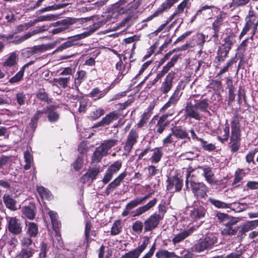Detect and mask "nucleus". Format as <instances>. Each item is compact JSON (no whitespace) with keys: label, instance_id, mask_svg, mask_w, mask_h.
Here are the masks:
<instances>
[{"label":"nucleus","instance_id":"obj_1","mask_svg":"<svg viewBox=\"0 0 258 258\" xmlns=\"http://www.w3.org/2000/svg\"><path fill=\"white\" fill-rule=\"evenodd\" d=\"M194 102V104H193L191 102L187 104L185 112L186 116L199 120L201 119L202 115L198 110L202 112L207 111L209 103L208 100L206 99H202L198 102H196L195 100Z\"/></svg>","mask_w":258,"mask_h":258},{"label":"nucleus","instance_id":"obj_2","mask_svg":"<svg viewBox=\"0 0 258 258\" xmlns=\"http://www.w3.org/2000/svg\"><path fill=\"white\" fill-rule=\"evenodd\" d=\"M190 173L187 171L186 174L185 186L186 188H188V183H190L191 190L194 195L197 198H203L207 196L208 187L202 182H195L190 177Z\"/></svg>","mask_w":258,"mask_h":258},{"label":"nucleus","instance_id":"obj_3","mask_svg":"<svg viewBox=\"0 0 258 258\" xmlns=\"http://www.w3.org/2000/svg\"><path fill=\"white\" fill-rule=\"evenodd\" d=\"M117 142V141L114 139L105 141L96 149L92 157L93 161L94 162H99L104 156L108 154V151L116 144Z\"/></svg>","mask_w":258,"mask_h":258},{"label":"nucleus","instance_id":"obj_4","mask_svg":"<svg viewBox=\"0 0 258 258\" xmlns=\"http://www.w3.org/2000/svg\"><path fill=\"white\" fill-rule=\"evenodd\" d=\"M217 242V237L215 234L209 233L206 234L203 239H201L194 246L196 251L201 252L208 248H211Z\"/></svg>","mask_w":258,"mask_h":258},{"label":"nucleus","instance_id":"obj_5","mask_svg":"<svg viewBox=\"0 0 258 258\" xmlns=\"http://www.w3.org/2000/svg\"><path fill=\"white\" fill-rule=\"evenodd\" d=\"M130 0H120L114 5V11L119 15L124 14L127 11H133L136 10L141 4V0H134L127 6V9L123 6L128 2Z\"/></svg>","mask_w":258,"mask_h":258},{"label":"nucleus","instance_id":"obj_6","mask_svg":"<svg viewBox=\"0 0 258 258\" xmlns=\"http://www.w3.org/2000/svg\"><path fill=\"white\" fill-rule=\"evenodd\" d=\"M149 243V239L148 237H145L140 244L137 248L125 252L122 255L120 258H139L141 253L146 248Z\"/></svg>","mask_w":258,"mask_h":258},{"label":"nucleus","instance_id":"obj_7","mask_svg":"<svg viewBox=\"0 0 258 258\" xmlns=\"http://www.w3.org/2000/svg\"><path fill=\"white\" fill-rule=\"evenodd\" d=\"M163 219L160 214H154L151 215L144 222L145 231H150L155 228Z\"/></svg>","mask_w":258,"mask_h":258},{"label":"nucleus","instance_id":"obj_8","mask_svg":"<svg viewBox=\"0 0 258 258\" xmlns=\"http://www.w3.org/2000/svg\"><path fill=\"white\" fill-rule=\"evenodd\" d=\"M9 231L15 235H18L22 231L21 223L16 217H7Z\"/></svg>","mask_w":258,"mask_h":258},{"label":"nucleus","instance_id":"obj_9","mask_svg":"<svg viewBox=\"0 0 258 258\" xmlns=\"http://www.w3.org/2000/svg\"><path fill=\"white\" fill-rule=\"evenodd\" d=\"M175 72H170L162 82L159 91L162 94H166L171 89L173 86V80L175 77Z\"/></svg>","mask_w":258,"mask_h":258},{"label":"nucleus","instance_id":"obj_10","mask_svg":"<svg viewBox=\"0 0 258 258\" xmlns=\"http://www.w3.org/2000/svg\"><path fill=\"white\" fill-rule=\"evenodd\" d=\"M139 135L138 132L134 130H131L127 137L124 150L126 152L125 154L129 153L134 145L137 143Z\"/></svg>","mask_w":258,"mask_h":258},{"label":"nucleus","instance_id":"obj_11","mask_svg":"<svg viewBox=\"0 0 258 258\" xmlns=\"http://www.w3.org/2000/svg\"><path fill=\"white\" fill-rule=\"evenodd\" d=\"M126 175L127 174L126 172H123L120 173L107 186L104 192L105 194L107 196L109 195L110 192H112L117 186L120 185L121 182L126 177Z\"/></svg>","mask_w":258,"mask_h":258},{"label":"nucleus","instance_id":"obj_12","mask_svg":"<svg viewBox=\"0 0 258 258\" xmlns=\"http://www.w3.org/2000/svg\"><path fill=\"white\" fill-rule=\"evenodd\" d=\"M191 1V0H183L180 4H179L174 12L169 17V21H171L173 19H176V20L178 19L181 14L183 13L184 9L189 8Z\"/></svg>","mask_w":258,"mask_h":258},{"label":"nucleus","instance_id":"obj_13","mask_svg":"<svg viewBox=\"0 0 258 258\" xmlns=\"http://www.w3.org/2000/svg\"><path fill=\"white\" fill-rule=\"evenodd\" d=\"M246 23L252 27V34H254L258 25V13L254 11L250 10L246 18Z\"/></svg>","mask_w":258,"mask_h":258},{"label":"nucleus","instance_id":"obj_14","mask_svg":"<svg viewBox=\"0 0 258 258\" xmlns=\"http://www.w3.org/2000/svg\"><path fill=\"white\" fill-rule=\"evenodd\" d=\"M202 171V174L205 177L206 180L210 184L215 182L214 174L212 168L207 166H202L199 168Z\"/></svg>","mask_w":258,"mask_h":258},{"label":"nucleus","instance_id":"obj_15","mask_svg":"<svg viewBox=\"0 0 258 258\" xmlns=\"http://www.w3.org/2000/svg\"><path fill=\"white\" fill-rule=\"evenodd\" d=\"M118 118L117 114L114 112H111L107 114L103 117L101 120L97 122L94 127L104 126L109 125L111 122L117 120Z\"/></svg>","mask_w":258,"mask_h":258},{"label":"nucleus","instance_id":"obj_16","mask_svg":"<svg viewBox=\"0 0 258 258\" xmlns=\"http://www.w3.org/2000/svg\"><path fill=\"white\" fill-rule=\"evenodd\" d=\"M157 202V200L156 198H154L147 204H146L145 205L137 208L133 216L134 217H137L145 213L147 211H149L150 209L153 208L156 205Z\"/></svg>","mask_w":258,"mask_h":258},{"label":"nucleus","instance_id":"obj_17","mask_svg":"<svg viewBox=\"0 0 258 258\" xmlns=\"http://www.w3.org/2000/svg\"><path fill=\"white\" fill-rule=\"evenodd\" d=\"M240 137V131L239 122L236 120H232L231 122V137L232 141H239Z\"/></svg>","mask_w":258,"mask_h":258},{"label":"nucleus","instance_id":"obj_18","mask_svg":"<svg viewBox=\"0 0 258 258\" xmlns=\"http://www.w3.org/2000/svg\"><path fill=\"white\" fill-rule=\"evenodd\" d=\"M99 28L98 24H94L86 29V30L80 34L76 35L74 37L76 40H80L89 36L95 32Z\"/></svg>","mask_w":258,"mask_h":258},{"label":"nucleus","instance_id":"obj_19","mask_svg":"<svg viewBox=\"0 0 258 258\" xmlns=\"http://www.w3.org/2000/svg\"><path fill=\"white\" fill-rule=\"evenodd\" d=\"M224 228L222 231V234L225 235H233L237 232V229L235 226V222L228 221L224 223Z\"/></svg>","mask_w":258,"mask_h":258},{"label":"nucleus","instance_id":"obj_20","mask_svg":"<svg viewBox=\"0 0 258 258\" xmlns=\"http://www.w3.org/2000/svg\"><path fill=\"white\" fill-rule=\"evenodd\" d=\"M26 233L30 237H35L38 233L37 225L34 223L28 222L26 223Z\"/></svg>","mask_w":258,"mask_h":258},{"label":"nucleus","instance_id":"obj_21","mask_svg":"<svg viewBox=\"0 0 258 258\" xmlns=\"http://www.w3.org/2000/svg\"><path fill=\"white\" fill-rule=\"evenodd\" d=\"M3 200L6 207L13 211L18 209L17 207V202L11 195H4Z\"/></svg>","mask_w":258,"mask_h":258},{"label":"nucleus","instance_id":"obj_22","mask_svg":"<svg viewBox=\"0 0 258 258\" xmlns=\"http://www.w3.org/2000/svg\"><path fill=\"white\" fill-rule=\"evenodd\" d=\"M206 211L203 208H194L190 211V217L194 221H198L203 218Z\"/></svg>","mask_w":258,"mask_h":258},{"label":"nucleus","instance_id":"obj_23","mask_svg":"<svg viewBox=\"0 0 258 258\" xmlns=\"http://www.w3.org/2000/svg\"><path fill=\"white\" fill-rule=\"evenodd\" d=\"M192 232L191 230L188 229L183 230L175 235L173 238L172 241L174 244L179 243L188 237Z\"/></svg>","mask_w":258,"mask_h":258},{"label":"nucleus","instance_id":"obj_24","mask_svg":"<svg viewBox=\"0 0 258 258\" xmlns=\"http://www.w3.org/2000/svg\"><path fill=\"white\" fill-rule=\"evenodd\" d=\"M141 204V201L138 198L130 201L126 205L125 208L122 213V215L124 217L128 215L131 212L132 209Z\"/></svg>","mask_w":258,"mask_h":258},{"label":"nucleus","instance_id":"obj_25","mask_svg":"<svg viewBox=\"0 0 258 258\" xmlns=\"http://www.w3.org/2000/svg\"><path fill=\"white\" fill-rule=\"evenodd\" d=\"M35 207L33 205H29V206H25L22 208V212L26 218L30 220L33 219L35 216V213L34 212Z\"/></svg>","mask_w":258,"mask_h":258},{"label":"nucleus","instance_id":"obj_26","mask_svg":"<svg viewBox=\"0 0 258 258\" xmlns=\"http://www.w3.org/2000/svg\"><path fill=\"white\" fill-rule=\"evenodd\" d=\"M152 152L150 160L152 163H157L160 161L163 156L162 149L161 148H156L153 150Z\"/></svg>","mask_w":258,"mask_h":258},{"label":"nucleus","instance_id":"obj_27","mask_svg":"<svg viewBox=\"0 0 258 258\" xmlns=\"http://www.w3.org/2000/svg\"><path fill=\"white\" fill-rule=\"evenodd\" d=\"M43 113H47L48 120L51 122H54L56 121L59 117V114L54 110H52L50 107H47L46 109H43L42 111H44Z\"/></svg>","mask_w":258,"mask_h":258},{"label":"nucleus","instance_id":"obj_28","mask_svg":"<svg viewBox=\"0 0 258 258\" xmlns=\"http://www.w3.org/2000/svg\"><path fill=\"white\" fill-rule=\"evenodd\" d=\"M86 78V72L83 70H79L77 72L76 77L74 79V85L76 88H78L81 84Z\"/></svg>","mask_w":258,"mask_h":258},{"label":"nucleus","instance_id":"obj_29","mask_svg":"<svg viewBox=\"0 0 258 258\" xmlns=\"http://www.w3.org/2000/svg\"><path fill=\"white\" fill-rule=\"evenodd\" d=\"M46 29H47L45 28V26H42L37 29H36L35 30H34L32 31L29 32L27 33V34H25L23 36L20 37V38H19V42H22L27 40V39L29 38L33 35L36 34L41 33V32L45 31Z\"/></svg>","mask_w":258,"mask_h":258},{"label":"nucleus","instance_id":"obj_30","mask_svg":"<svg viewBox=\"0 0 258 258\" xmlns=\"http://www.w3.org/2000/svg\"><path fill=\"white\" fill-rule=\"evenodd\" d=\"M44 111H37L33 115L29 123L28 128L30 130L34 131L37 125V120L40 117Z\"/></svg>","mask_w":258,"mask_h":258},{"label":"nucleus","instance_id":"obj_31","mask_svg":"<svg viewBox=\"0 0 258 258\" xmlns=\"http://www.w3.org/2000/svg\"><path fill=\"white\" fill-rule=\"evenodd\" d=\"M157 258H178L175 252H170L167 250L161 249L158 250L155 254Z\"/></svg>","mask_w":258,"mask_h":258},{"label":"nucleus","instance_id":"obj_32","mask_svg":"<svg viewBox=\"0 0 258 258\" xmlns=\"http://www.w3.org/2000/svg\"><path fill=\"white\" fill-rule=\"evenodd\" d=\"M172 132L175 137L181 139H186L187 141L190 140V138L188 136V133L185 130L179 128H176L172 130Z\"/></svg>","mask_w":258,"mask_h":258},{"label":"nucleus","instance_id":"obj_33","mask_svg":"<svg viewBox=\"0 0 258 258\" xmlns=\"http://www.w3.org/2000/svg\"><path fill=\"white\" fill-rule=\"evenodd\" d=\"M17 59L16 53L12 52L9 54L3 62V66L5 67H12L16 63Z\"/></svg>","mask_w":258,"mask_h":258},{"label":"nucleus","instance_id":"obj_34","mask_svg":"<svg viewBox=\"0 0 258 258\" xmlns=\"http://www.w3.org/2000/svg\"><path fill=\"white\" fill-rule=\"evenodd\" d=\"M106 94L104 90H101L98 88H95L90 92L88 96L94 100L99 99Z\"/></svg>","mask_w":258,"mask_h":258},{"label":"nucleus","instance_id":"obj_35","mask_svg":"<svg viewBox=\"0 0 258 258\" xmlns=\"http://www.w3.org/2000/svg\"><path fill=\"white\" fill-rule=\"evenodd\" d=\"M37 190L42 199L48 200H50L52 199V195L50 192L43 186H37Z\"/></svg>","mask_w":258,"mask_h":258},{"label":"nucleus","instance_id":"obj_36","mask_svg":"<svg viewBox=\"0 0 258 258\" xmlns=\"http://www.w3.org/2000/svg\"><path fill=\"white\" fill-rule=\"evenodd\" d=\"M166 116H162L160 117L158 120L156 125L157 132L158 133L161 134L164 130L165 127L167 125L168 122L166 120Z\"/></svg>","mask_w":258,"mask_h":258},{"label":"nucleus","instance_id":"obj_37","mask_svg":"<svg viewBox=\"0 0 258 258\" xmlns=\"http://www.w3.org/2000/svg\"><path fill=\"white\" fill-rule=\"evenodd\" d=\"M70 80V77H60L59 78L54 79L52 82L54 83V84L58 85L63 88H65L68 86V85Z\"/></svg>","mask_w":258,"mask_h":258},{"label":"nucleus","instance_id":"obj_38","mask_svg":"<svg viewBox=\"0 0 258 258\" xmlns=\"http://www.w3.org/2000/svg\"><path fill=\"white\" fill-rule=\"evenodd\" d=\"M24 159L26 164L24 166V168L27 170L30 168L33 162V156L28 149L24 152Z\"/></svg>","mask_w":258,"mask_h":258},{"label":"nucleus","instance_id":"obj_39","mask_svg":"<svg viewBox=\"0 0 258 258\" xmlns=\"http://www.w3.org/2000/svg\"><path fill=\"white\" fill-rule=\"evenodd\" d=\"M208 201L217 208L226 209L229 208L228 204L211 198L209 199Z\"/></svg>","mask_w":258,"mask_h":258},{"label":"nucleus","instance_id":"obj_40","mask_svg":"<svg viewBox=\"0 0 258 258\" xmlns=\"http://www.w3.org/2000/svg\"><path fill=\"white\" fill-rule=\"evenodd\" d=\"M178 1V0H167L160 6L158 10H160V13L162 14L164 11L170 9L175 3H177Z\"/></svg>","mask_w":258,"mask_h":258},{"label":"nucleus","instance_id":"obj_41","mask_svg":"<svg viewBox=\"0 0 258 258\" xmlns=\"http://www.w3.org/2000/svg\"><path fill=\"white\" fill-rule=\"evenodd\" d=\"M151 113L150 111H145L141 116V119L137 124L138 127L140 128L144 126L148 122Z\"/></svg>","mask_w":258,"mask_h":258},{"label":"nucleus","instance_id":"obj_42","mask_svg":"<svg viewBox=\"0 0 258 258\" xmlns=\"http://www.w3.org/2000/svg\"><path fill=\"white\" fill-rule=\"evenodd\" d=\"M105 111L103 108H99L91 112L89 117L92 120H96L104 114Z\"/></svg>","mask_w":258,"mask_h":258},{"label":"nucleus","instance_id":"obj_43","mask_svg":"<svg viewBox=\"0 0 258 258\" xmlns=\"http://www.w3.org/2000/svg\"><path fill=\"white\" fill-rule=\"evenodd\" d=\"M245 176V173L242 169H237L234 173V179L233 184H237L243 179Z\"/></svg>","mask_w":258,"mask_h":258},{"label":"nucleus","instance_id":"obj_44","mask_svg":"<svg viewBox=\"0 0 258 258\" xmlns=\"http://www.w3.org/2000/svg\"><path fill=\"white\" fill-rule=\"evenodd\" d=\"M49 215L51 219L53 228H59L60 226V222L57 220V215L56 213L50 211L49 212Z\"/></svg>","mask_w":258,"mask_h":258},{"label":"nucleus","instance_id":"obj_45","mask_svg":"<svg viewBox=\"0 0 258 258\" xmlns=\"http://www.w3.org/2000/svg\"><path fill=\"white\" fill-rule=\"evenodd\" d=\"M181 94L182 93L180 92L179 89L177 88L169 100L174 106H175L179 100Z\"/></svg>","mask_w":258,"mask_h":258},{"label":"nucleus","instance_id":"obj_46","mask_svg":"<svg viewBox=\"0 0 258 258\" xmlns=\"http://www.w3.org/2000/svg\"><path fill=\"white\" fill-rule=\"evenodd\" d=\"M57 18V15L49 14L45 16H41L34 20L35 23L43 21H51L55 20Z\"/></svg>","mask_w":258,"mask_h":258},{"label":"nucleus","instance_id":"obj_47","mask_svg":"<svg viewBox=\"0 0 258 258\" xmlns=\"http://www.w3.org/2000/svg\"><path fill=\"white\" fill-rule=\"evenodd\" d=\"M34 250L33 249H22L16 258H30L33 255Z\"/></svg>","mask_w":258,"mask_h":258},{"label":"nucleus","instance_id":"obj_48","mask_svg":"<svg viewBox=\"0 0 258 258\" xmlns=\"http://www.w3.org/2000/svg\"><path fill=\"white\" fill-rule=\"evenodd\" d=\"M223 19L221 17H218L213 23V28L214 30V36H217L218 32L219 31L220 27L222 25Z\"/></svg>","mask_w":258,"mask_h":258},{"label":"nucleus","instance_id":"obj_49","mask_svg":"<svg viewBox=\"0 0 258 258\" xmlns=\"http://www.w3.org/2000/svg\"><path fill=\"white\" fill-rule=\"evenodd\" d=\"M144 227L143 223L141 221H136L132 225V229L133 231L137 234H140L142 233Z\"/></svg>","mask_w":258,"mask_h":258},{"label":"nucleus","instance_id":"obj_50","mask_svg":"<svg viewBox=\"0 0 258 258\" xmlns=\"http://www.w3.org/2000/svg\"><path fill=\"white\" fill-rule=\"evenodd\" d=\"M122 162L121 161H116L111 164L108 168V170L113 174L118 172L121 168Z\"/></svg>","mask_w":258,"mask_h":258},{"label":"nucleus","instance_id":"obj_51","mask_svg":"<svg viewBox=\"0 0 258 258\" xmlns=\"http://www.w3.org/2000/svg\"><path fill=\"white\" fill-rule=\"evenodd\" d=\"M24 68H21V70L15 75V76L11 78L9 82L11 83H15L20 81L24 76Z\"/></svg>","mask_w":258,"mask_h":258},{"label":"nucleus","instance_id":"obj_52","mask_svg":"<svg viewBox=\"0 0 258 258\" xmlns=\"http://www.w3.org/2000/svg\"><path fill=\"white\" fill-rule=\"evenodd\" d=\"M84 161L83 157L79 156L73 163V166L76 171L80 170L83 166Z\"/></svg>","mask_w":258,"mask_h":258},{"label":"nucleus","instance_id":"obj_53","mask_svg":"<svg viewBox=\"0 0 258 258\" xmlns=\"http://www.w3.org/2000/svg\"><path fill=\"white\" fill-rule=\"evenodd\" d=\"M174 136L172 132L169 134L164 140H163V145L164 147H167L170 144L173 143L174 145L176 141L174 140Z\"/></svg>","mask_w":258,"mask_h":258},{"label":"nucleus","instance_id":"obj_54","mask_svg":"<svg viewBox=\"0 0 258 258\" xmlns=\"http://www.w3.org/2000/svg\"><path fill=\"white\" fill-rule=\"evenodd\" d=\"M121 227L120 226V222L119 221H115L112 227L111 233L112 235H115L120 233L121 231Z\"/></svg>","mask_w":258,"mask_h":258},{"label":"nucleus","instance_id":"obj_55","mask_svg":"<svg viewBox=\"0 0 258 258\" xmlns=\"http://www.w3.org/2000/svg\"><path fill=\"white\" fill-rule=\"evenodd\" d=\"M115 67L116 70L119 71L118 75L120 76H124L127 72L121 60H119L116 63Z\"/></svg>","mask_w":258,"mask_h":258},{"label":"nucleus","instance_id":"obj_56","mask_svg":"<svg viewBox=\"0 0 258 258\" xmlns=\"http://www.w3.org/2000/svg\"><path fill=\"white\" fill-rule=\"evenodd\" d=\"M30 237H22L20 239L21 244L23 247H28L32 243V240Z\"/></svg>","mask_w":258,"mask_h":258},{"label":"nucleus","instance_id":"obj_57","mask_svg":"<svg viewBox=\"0 0 258 258\" xmlns=\"http://www.w3.org/2000/svg\"><path fill=\"white\" fill-rule=\"evenodd\" d=\"M87 172L91 177L94 180L96 179L97 175L100 172V168L99 167L90 168Z\"/></svg>","mask_w":258,"mask_h":258},{"label":"nucleus","instance_id":"obj_58","mask_svg":"<svg viewBox=\"0 0 258 258\" xmlns=\"http://www.w3.org/2000/svg\"><path fill=\"white\" fill-rule=\"evenodd\" d=\"M250 0H232V5L234 8L246 5Z\"/></svg>","mask_w":258,"mask_h":258},{"label":"nucleus","instance_id":"obj_59","mask_svg":"<svg viewBox=\"0 0 258 258\" xmlns=\"http://www.w3.org/2000/svg\"><path fill=\"white\" fill-rule=\"evenodd\" d=\"M148 171L149 176H152L160 173L159 169L156 168L155 166L150 165L148 167Z\"/></svg>","mask_w":258,"mask_h":258},{"label":"nucleus","instance_id":"obj_60","mask_svg":"<svg viewBox=\"0 0 258 258\" xmlns=\"http://www.w3.org/2000/svg\"><path fill=\"white\" fill-rule=\"evenodd\" d=\"M223 138H221L220 137H218V139L222 142H224L227 141L229 135V127L228 125L225 126L223 129Z\"/></svg>","mask_w":258,"mask_h":258},{"label":"nucleus","instance_id":"obj_61","mask_svg":"<svg viewBox=\"0 0 258 258\" xmlns=\"http://www.w3.org/2000/svg\"><path fill=\"white\" fill-rule=\"evenodd\" d=\"M88 101L86 99L81 98L80 100V106L79 108V111L84 112L86 110L87 107L88 106Z\"/></svg>","mask_w":258,"mask_h":258},{"label":"nucleus","instance_id":"obj_62","mask_svg":"<svg viewBox=\"0 0 258 258\" xmlns=\"http://www.w3.org/2000/svg\"><path fill=\"white\" fill-rule=\"evenodd\" d=\"M113 174L111 172L109 171L108 169H107L105 175L102 180V182L104 184H107L108 183L112 178Z\"/></svg>","mask_w":258,"mask_h":258},{"label":"nucleus","instance_id":"obj_63","mask_svg":"<svg viewBox=\"0 0 258 258\" xmlns=\"http://www.w3.org/2000/svg\"><path fill=\"white\" fill-rule=\"evenodd\" d=\"M93 179L91 176L86 172L81 178V181L84 184H88L90 185L93 181Z\"/></svg>","mask_w":258,"mask_h":258},{"label":"nucleus","instance_id":"obj_64","mask_svg":"<svg viewBox=\"0 0 258 258\" xmlns=\"http://www.w3.org/2000/svg\"><path fill=\"white\" fill-rule=\"evenodd\" d=\"M16 98L17 102L20 105L24 104L26 100V96L23 93L21 92L17 93L16 95Z\"/></svg>","mask_w":258,"mask_h":258}]
</instances>
